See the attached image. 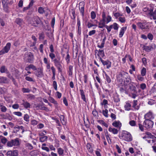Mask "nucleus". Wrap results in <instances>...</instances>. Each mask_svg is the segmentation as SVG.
<instances>
[{
  "label": "nucleus",
  "instance_id": "1",
  "mask_svg": "<svg viewBox=\"0 0 156 156\" xmlns=\"http://www.w3.org/2000/svg\"><path fill=\"white\" fill-rule=\"evenodd\" d=\"M33 54L30 52H26L24 55V59L27 62L32 63L34 60Z\"/></svg>",
  "mask_w": 156,
  "mask_h": 156
},
{
  "label": "nucleus",
  "instance_id": "2",
  "mask_svg": "<svg viewBox=\"0 0 156 156\" xmlns=\"http://www.w3.org/2000/svg\"><path fill=\"white\" fill-rule=\"evenodd\" d=\"M119 138L128 142L132 140V137L131 134L126 131H124L122 133V136H119Z\"/></svg>",
  "mask_w": 156,
  "mask_h": 156
},
{
  "label": "nucleus",
  "instance_id": "3",
  "mask_svg": "<svg viewBox=\"0 0 156 156\" xmlns=\"http://www.w3.org/2000/svg\"><path fill=\"white\" fill-rule=\"evenodd\" d=\"M20 143L19 139L16 138L14 140H12L10 141L7 142V145L8 147H11L12 146L15 147V148L19 146Z\"/></svg>",
  "mask_w": 156,
  "mask_h": 156
},
{
  "label": "nucleus",
  "instance_id": "4",
  "mask_svg": "<svg viewBox=\"0 0 156 156\" xmlns=\"http://www.w3.org/2000/svg\"><path fill=\"white\" fill-rule=\"evenodd\" d=\"M11 44L10 43H7L4 48L0 51V55L8 53L10 49Z\"/></svg>",
  "mask_w": 156,
  "mask_h": 156
},
{
  "label": "nucleus",
  "instance_id": "5",
  "mask_svg": "<svg viewBox=\"0 0 156 156\" xmlns=\"http://www.w3.org/2000/svg\"><path fill=\"white\" fill-rule=\"evenodd\" d=\"M154 124L153 122L149 119H146L144 122L143 126L147 129H151Z\"/></svg>",
  "mask_w": 156,
  "mask_h": 156
},
{
  "label": "nucleus",
  "instance_id": "6",
  "mask_svg": "<svg viewBox=\"0 0 156 156\" xmlns=\"http://www.w3.org/2000/svg\"><path fill=\"white\" fill-rule=\"evenodd\" d=\"M102 20L107 24L112 20V17L108 15L107 17L106 16L105 13L104 12L102 13Z\"/></svg>",
  "mask_w": 156,
  "mask_h": 156
},
{
  "label": "nucleus",
  "instance_id": "7",
  "mask_svg": "<svg viewBox=\"0 0 156 156\" xmlns=\"http://www.w3.org/2000/svg\"><path fill=\"white\" fill-rule=\"evenodd\" d=\"M60 58L58 59H54L53 61L54 63L55 66L57 68L58 71L61 72L62 71V66L59 62Z\"/></svg>",
  "mask_w": 156,
  "mask_h": 156
},
{
  "label": "nucleus",
  "instance_id": "8",
  "mask_svg": "<svg viewBox=\"0 0 156 156\" xmlns=\"http://www.w3.org/2000/svg\"><path fill=\"white\" fill-rule=\"evenodd\" d=\"M142 137L144 139H145L146 141L147 140V139H154L156 138V137L153 135L151 133L149 132H146L144 134H142Z\"/></svg>",
  "mask_w": 156,
  "mask_h": 156
},
{
  "label": "nucleus",
  "instance_id": "9",
  "mask_svg": "<svg viewBox=\"0 0 156 156\" xmlns=\"http://www.w3.org/2000/svg\"><path fill=\"white\" fill-rule=\"evenodd\" d=\"M34 74L37 77H42L43 76V69L41 68H37L34 72Z\"/></svg>",
  "mask_w": 156,
  "mask_h": 156
},
{
  "label": "nucleus",
  "instance_id": "10",
  "mask_svg": "<svg viewBox=\"0 0 156 156\" xmlns=\"http://www.w3.org/2000/svg\"><path fill=\"white\" fill-rule=\"evenodd\" d=\"M100 60L101 61L104 66L106 65V68L108 69H109L111 66V62L108 60L105 61L103 60L101 57L99 58Z\"/></svg>",
  "mask_w": 156,
  "mask_h": 156
},
{
  "label": "nucleus",
  "instance_id": "11",
  "mask_svg": "<svg viewBox=\"0 0 156 156\" xmlns=\"http://www.w3.org/2000/svg\"><path fill=\"white\" fill-rule=\"evenodd\" d=\"M33 23H31L32 25L35 27L37 26V25L39 24L41 22V20L37 16H34L32 19Z\"/></svg>",
  "mask_w": 156,
  "mask_h": 156
},
{
  "label": "nucleus",
  "instance_id": "12",
  "mask_svg": "<svg viewBox=\"0 0 156 156\" xmlns=\"http://www.w3.org/2000/svg\"><path fill=\"white\" fill-rule=\"evenodd\" d=\"M18 151L17 150L8 151L6 154L7 156H18Z\"/></svg>",
  "mask_w": 156,
  "mask_h": 156
},
{
  "label": "nucleus",
  "instance_id": "13",
  "mask_svg": "<svg viewBox=\"0 0 156 156\" xmlns=\"http://www.w3.org/2000/svg\"><path fill=\"white\" fill-rule=\"evenodd\" d=\"M137 24L138 27L142 30L149 29L148 25H146L145 23L138 22Z\"/></svg>",
  "mask_w": 156,
  "mask_h": 156
},
{
  "label": "nucleus",
  "instance_id": "14",
  "mask_svg": "<svg viewBox=\"0 0 156 156\" xmlns=\"http://www.w3.org/2000/svg\"><path fill=\"white\" fill-rule=\"evenodd\" d=\"M154 114L150 111L145 115L144 118L146 119H152L154 118Z\"/></svg>",
  "mask_w": 156,
  "mask_h": 156
},
{
  "label": "nucleus",
  "instance_id": "15",
  "mask_svg": "<svg viewBox=\"0 0 156 156\" xmlns=\"http://www.w3.org/2000/svg\"><path fill=\"white\" fill-rule=\"evenodd\" d=\"M84 5L85 3L83 2H81L79 3V8L80 11L81 13L82 14L83 16L84 15Z\"/></svg>",
  "mask_w": 156,
  "mask_h": 156
},
{
  "label": "nucleus",
  "instance_id": "16",
  "mask_svg": "<svg viewBox=\"0 0 156 156\" xmlns=\"http://www.w3.org/2000/svg\"><path fill=\"white\" fill-rule=\"evenodd\" d=\"M129 74L128 73L125 72H122L119 74V77L120 79L123 80H125L126 78H128Z\"/></svg>",
  "mask_w": 156,
  "mask_h": 156
},
{
  "label": "nucleus",
  "instance_id": "17",
  "mask_svg": "<svg viewBox=\"0 0 156 156\" xmlns=\"http://www.w3.org/2000/svg\"><path fill=\"white\" fill-rule=\"evenodd\" d=\"M14 129L16 130V132L20 131V129H22L21 133H23L25 131L24 128L22 126H16L14 127Z\"/></svg>",
  "mask_w": 156,
  "mask_h": 156
},
{
  "label": "nucleus",
  "instance_id": "18",
  "mask_svg": "<svg viewBox=\"0 0 156 156\" xmlns=\"http://www.w3.org/2000/svg\"><path fill=\"white\" fill-rule=\"evenodd\" d=\"M150 13V18L151 20L153 19L154 20H156V9H155L154 12L152 11Z\"/></svg>",
  "mask_w": 156,
  "mask_h": 156
},
{
  "label": "nucleus",
  "instance_id": "19",
  "mask_svg": "<svg viewBox=\"0 0 156 156\" xmlns=\"http://www.w3.org/2000/svg\"><path fill=\"white\" fill-rule=\"evenodd\" d=\"M154 47H153L151 46H144V50H145V51L149 52L151 50L154 49L155 48V45L154 44Z\"/></svg>",
  "mask_w": 156,
  "mask_h": 156
},
{
  "label": "nucleus",
  "instance_id": "20",
  "mask_svg": "<svg viewBox=\"0 0 156 156\" xmlns=\"http://www.w3.org/2000/svg\"><path fill=\"white\" fill-rule=\"evenodd\" d=\"M131 105L129 101L126 102L124 106L125 110L128 111H129L131 109Z\"/></svg>",
  "mask_w": 156,
  "mask_h": 156
},
{
  "label": "nucleus",
  "instance_id": "21",
  "mask_svg": "<svg viewBox=\"0 0 156 156\" xmlns=\"http://www.w3.org/2000/svg\"><path fill=\"white\" fill-rule=\"evenodd\" d=\"M143 11L146 13V14H149L152 11H153V9L152 8L149 9L148 7H146L143 9Z\"/></svg>",
  "mask_w": 156,
  "mask_h": 156
},
{
  "label": "nucleus",
  "instance_id": "22",
  "mask_svg": "<svg viewBox=\"0 0 156 156\" xmlns=\"http://www.w3.org/2000/svg\"><path fill=\"white\" fill-rule=\"evenodd\" d=\"M127 27H123L121 28L119 34V37H122Z\"/></svg>",
  "mask_w": 156,
  "mask_h": 156
},
{
  "label": "nucleus",
  "instance_id": "23",
  "mask_svg": "<svg viewBox=\"0 0 156 156\" xmlns=\"http://www.w3.org/2000/svg\"><path fill=\"white\" fill-rule=\"evenodd\" d=\"M94 21L95 22L96 24H93L90 23V22H88L87 23V27L89 28H90L93 27H96L97 26V23H98V21L95 20H94Z\"/></svg>",
  "mask_w": 156,
  "mask_h": 156
},
{
  "label": "nucleus",
  "instance_id": "24",
  "mask_svg": "<svg viewBox=\"0 0 156 156\" xmlns=\"http://www.w3.org/2000/svg\"><path fill=\"white\" fill-rule=\"evenodd\" d=\"M108 131L114 134H116L118 133V130L117 129L115 128H112L111 127H109L108 128Z\"/></svg>",
  "mask_w": 156,
  "mask_h": 156
},
{
  "label": "nucleus",
  "instance_id": "25",
  "mask_svg": "<svg viewBox=\"0 0 156 156\" xmlns=\"http://www.w3.org/2000/svg\"><path fill=\"white\" fill-rule=\"evenodd\" d=\"M9 82V81L6 77H2L0 78V83H8Z\"/></svg>",
  "mask_w": 156,
  "mask_h": 156
},
{
  "label": "nucleus",
  "instance_id": "26",
  "mask_svg": "<svg viewBox=\"0 0 156 156\" xmlns=\"http://www.w3.org/2000/svg\"><path fill=\"white\" fill-rule=\"evenodd\" d=\"M112 125L117 128H120L121 126V123L119 121H115L112 123Z\"/></svg>",
  "mask_w": 156,
  "mask_h": 156
},
{
  "label": "nucleus",
  "instance_id": "27",
  "mask_svg": "<svg viewBox=\"0 0 156 156\" xmlns=\"http://www.w3.org/2000/svg\"><path fill=\"white\" fill-rule=\"evenodd\" d=\"M0 139L1 140L2 143L4 144H6L8 141L7 139L4 136H0Z\"/></svg>",
  "mask_w": 156,
  "mask_h": 156
},
{
  "label": "nucleus",
  "instance_id": "28",
  "mask_svg": "<svg viewBox=\"0 0 156 156\" xmlns=\"http://www.w3.org/2000/svg\"><path fill=\"white\" fill-rule=\"evenodd\" d=\"M80 91L81 98L83 99V101L86 102V98L83 90H80Z\"/></svg>",
  "mask_w": 156,
  "mask_h": 156
},
{
  "label": "nucleus",
  "instance_id": "29",
  "mask_svg": "<svg viewBox=\"0 0 156 156\" xmlns=\"http://www.w3.org/2000/svg\"><path fill=\"white\" fill-rule=\"evenodd\" d=\"M124 84L126 85H128L131 83V80L129 76V75L128 77L127 78H126L125 80H124Z\"/></svg>",
  "mask_w": 156,
  "mask_h": 156
},
{
  "label": "nucleus",
  "instance_id": "30",
  "mask_svg": "<svg viewBox=\"0 0 156 156\" xmlns=\"http://www.w3.org/2000/svg\"><path fill=\"white\" fill-rule=\"evenodd\" d=\"M23 102L21 104V105H23L25 108H27L30 107V105L29 102L27 101H25L24 100Z\"/></svg>",
  "mask_w": 156,
  "mask_h": 156
},
{
  "label": "nucleus",
  "instance_id": "31",
  "mask_svg": "<svg viewBox=\"0 0 156 156\" xmlns=\"http://www.w3.org/2000/svg\"><path fill=\"white\" fill-rule=\"evenodd\" d=\"M137 100H134L132 106L136 110H138L140 108L139 106L137 105Z\"/></svg>",
  "mask_w": 156,
  "mask_h": 156
},
{
  "label": "nucleus",
  "instance_id": "32",
  "mask_svg": "<svg viewBox=\"0 0 156 156\" xmlns=\"http://www.w3.org/2000/svg\"><path fill=\"white\" fill-rule=\"evenodd\" d=\"M60 118L62 124L63 125H65L66 123V122L64 116L63 115H61L60 116Z\"/></svg>",
  "mask_w": 156,
  "mask_h": 156
},
{
  "label": "nucleus",
  "instance_id": "33",
  "mask_svg": "<svg viewBox=\"0 0 156 156\" xmlns=\"http://www.w3.org/2000/svg\"><path fill=\"white\" fill-rule=\"evenodd\" d=\"M30 154L31 156H37L39 154V152L37 151L34 150L30 152Z\"/></svg>",
  "mask_w": 156,
  "mask_h": 156
},
{
  "label": "nucleus",
  "instance_id": "34",
  "mask_svg": "<svg viewBox=\"0 0 156 156\" xmlns=\"http://www.w3.org/2000/svg\"><path fill=\"white\" fill-rule=\"evenodd\" d=\"M51 69L53 73V76L52 77V79L53 80H54L55 79V68L53 66H52L51 67Z\"/></svg>",
  "mask_w": 156,
  "mask_h": 156
},
{
  "label": "nucleus",
  "instance_id": "35",
  "mask_svg": "<svg viewBox=\"0 0 156 156\" xmlns=\"http://www.w3.org/2000/svg\"><path fill=\"white\" fill-rule=\"evenodd\" d=\"M37 107L38 108V109L43 110H46L47 108L46 107L44 106V104H42L41 105H38Z\"/></svg>",
  "mask_w": 156,
  "mask_h": 156
},
{
  "label": "nucleus",
  "instance_id": "36",
  "mask_svg": "<svg viewBox=\"0 0 156 156\" xmlns=\"http://www.w3.org/2000/svg\"><path fill=\"white\" fill-rule=\"evenodd\" d=\"M7 71V69L5 66H3L1 67L0 69V72L1 73H6Z\"/></svg>",
  "mask_w": 156,
  "mask_h": 156
},
{
  "label": "nucleus",
  "instance_id": "37",
  "mask_svg": "<svg viewBox=\"0 0 156 156\" xmlns=\"http://www.w3.org/2000/svg\"><path fill=\"white\" fill-rule=\"evenodd\" d=\"M105 23L102 20L99 23L98 27L100 28H102L105 26Z\"/></svg>",
  "mask_w": 156,
  "mask_h": 156
},
{
  "label": "nucleus",
  "instance_id": "38",
  "mask_svg": "<svg viewBox=\"0 0 156 156\" xmlns=\"http://www.w3.org/2000/svg\"><path fill=\"white\" fill-rule=\"evenodd\" d=\"M57 152L59 155H62L64 153V150L62 148L59 147L57 149Z\"/></svg>",
  "mask_w": 156,
  "mask_h": 156
},
{
  "label": "nucleus",
  "instance_id": "39",
  "mask_svg": "<svg viewBox=\"0 0 156 156\" xmlns=\"http://www.w3.org/2000/svg\"><path fill=\"white\" fill-rule=\"evenodd\" d=\"M48 100L51 103L54 104L55 105H57V102L55 100L54 98L51 97H49Z\"/></svg>",
  "mask_w": 156,
  "mask_h": 156
},
{
  "label": "nucleus",
  "instance_id": "40",
  "mask_svg": "<svg viewBox=\"0 0 156 156\" xmlns=\"http://www.w3.org/2000/svg\"><path fill=\"white\" fill-rule=\"evenodd\" d=\"M47 139L48 137L47 136H44L41 137L40 138L39 140L40 142H43L47 140Z\"/></svg>",
  "mask_w": 156,
  "mask_h": 156
},
{
  "label": "nucleus",
  "instance_id": "41",
  "mask_svg": "<svg viewBox=\"0 0 156 156\" xmlns=\"http://www.w3.org/2000/svg\"><path fill=\"white\" fill-rule=\"evenodd\" d=\"M146 69L144 67H143L141 71V75L142 76H144L146 75Z\"/></svg>",
  "mask_w": 156,
  "mask_h": 156
},
{
  "label": "nucleus",
  "instance_id": "42",
  "mask_svg": "<svg viewBox=\"0 0 156 156\" xmlns=\"http://www.w3.org/2000/svg\"><path fill=\"white\" fill-rule=\"evenodd\" d=\"M38 11V12L41 14H43L45 12L44 8L41 7H39Z\"/></svg>",
  "mask_w": 156,
  "mask_h": 156
},
{
  "label": "nucleus",
  "instance_id": "43",
  "mask_svg": "<svg viewBox=\"0 0 156 156\" xmlns=\"http://www.w3.org/2000/svg\"><path fill=\"white\" fill-rule=\"evenodd\" d=\"M0 107H1V109L2 112H5L6 111L7 109L5 106L2 105L0 104Z\"/></svg>",
  "mask_w": 156,
  "mask_h": 156
},
{
  "label": "nucleus",
  "instance_id": "44",
  "mask_svg": "<svg viewBox=\"0 0 156 156\" xmlns=\"http://www.w3.org/2000/svg\"><path fill=\"white\" fill-rule=\"evenodd\" d=\"M73 66L71 65H69V67L68 72L69 73V75H72V72L73 70Z\"/></svg>",
  "mask_w": 156,
  "mask_h": 156
},
{
  "label": "nucleus",
  "instance_id": "45",
  "mask_svg": "<svg viewBox=\"0 0 156 156\" xmlns=\"http://www.w3.org/2000/svg\"><path fill=\"white\" fill-rule=\"evenodd\" d=\"M49 56L52 61H53L55 57V55L53 52H51L49 54Z\"/></svg>",
  "mask_w": 156,
  "mask_h": 156
},
{
  "label": "nucleus",
  "instance_id": "46",
  "mask_svg": "<svg viewBox=\"0 0 156 156\" xmlns=\"http://www.w3.org/2000/svg\"><path fill=\"white\" fill-rule=\"evenodd\" d=\"M90 17L93 20L96 17V15L94 11H92L90 13Z\"/></svg>",
  "mask_w": 156,
  "mask_h": 156
},
{
  "label": "nucleus",
  "instance_id": "47",
  "mask_svg": "<svg viewBox=\"0 0 156 156\" xmlns=\"http://www.w3.org/2000/svg\"><path fill=\"white\" fill-rule=\"evenodd\" d=\"M26 147L28 149L30 150H32L33 149V147L32 145L29 143H27L25 144Z\"/></svg>",
  "mask_w": 156,
  "mask_h": 156
},
{
  "label": "nucleus",
  "instance_id": "48",
  "mask_svg": "<svg viewBox=\"0 0 156 156\" xmlns=\"http://www.w3.org/2000/svg\"><path fill=\"white\" fill-rule=\"evenodd\" d=\"M133 82L129 84H128L129 87V89L131 90H135V87L133 85Z\"/></svg>",
  "mask_w": 156,
  "mask_h": 156
},
{
  "label": "nucleus",
  "instance_id": "49",
  "mask_svg": "<svg viewBox=\"0 0 156 156\" xmlns=\"http://www.w3.org/2000/svg\"><path fill=\"white\" fill-rule=\"evenodd\" d=\"M67 55L65 58V59L67 64H68L70 62V56L68 52H67Z\"/></svg>",
  "mask_w": 156,
  "mask_h": 156
},
{
  "label": "nucleus",
  "instance_id": "50",
  "mask_svg": "<svg viewBox=\"0 0 156 156\" xmlns=\"http://www.w3.org/2000/svg\"><path fill=\"white\" fill-rule=\"evenodd\" d=\"M108 110L107 109H105V110H103L102 111L103 114L106 117H108Z\"/></svg>",
  "mask_w": 156,
  "mask_h": 156
},
{
  "label": "nucleus",
  "instance_id": "51",
  "mask_svg": "<svg viewBox=\"0 0 156 156\" xmlns=\"http://www.w3.org/2000/svg\"><path fill=\"white\" fill-rule=\"evenodd\" d=\"M113 15L116 19H117L118 17H120V16H122V14L118 12L113 13Z\"/></svg>",
  "mask_w": 156,
  "mask_h": 156
},
{
  "label": "nucleus",
  "instance_id": "52",
  "mask_svg": "<svg viewBox=\"0 0 156 156\" xmlns=\"http://www.w3.org/2000/svg\"><path fill=\"white\" fill-rule=\"evenodd\" d=\"M110 135H107L105 136L107 140L108 141V144H111V140L110 137Z\"/></svg>",
  "mask_w": 156,
  "mask_h": 156
},
{
  "label": "nucleus",
  "instance_id": "53",
  "mask_svg": "<svg viewBox=\"0 0 156 156\" xmlns=\"http://www.w3.org/2000/svg\"><path fill=\"white\" fill-rule=\"evenodd\" d=\"M13 114L16 115L18 116L19 117H21L22 116V113L20 112H13Z\"/></svg>",
  "mask_w": 156,
  "mask_h": 156
},
{
  "label": "nucleus",
  "instance_id": "54",
  "mask_svg": "<svg viewBox=\"0 0 156 156\" xmlns=\"http://www.w3.org/2000/svg\"><path fill=\"white\" fill-rule=\"evenodd\" d=\"M105 76L107 83H110L111 82V79L110 77L106 74H105Z\"/></svg>",
  "mask_w": 156,
  "mask_h": 156
},
{
  "label": "nucleus",
  "instance_id": "55",
  "mask_svg": "<svg viewBox=\"0 0 156 156\" xmlns=\"http://www.w3.org/2000/svg\"><path fill=\"white\" fill-rule=\"evenodd\" d=\"M29 115L26 114H25L24 116V119L26 122H28L29 121Z\"/></svg>",
  "mask_w": 156,
  "mask_h": 156
},
{
  "label": "nucleus",
  "instance_id": "56",
  "mask_svg": "<svg viewBox=\"0 0 156 156\" xmlns=\"http://www.w3.org/2000/svg\"><path fill=\"white\" fill-rule=\"evenodd\" d=\"M119 21L122 23H124L126 21L125 18L124 17H119Z\"/></svg>",
  "mask_w": 156,
  "mask_h": 156
},
{
  "label": "nucleus",
  "instance_id": "57",
  "mask_svg": "<svg viewBox=\"0 0 156 156\" xmlns=\"http://www.w3.org/2000/svg\"><path fill=\"white\" fill-rule=\"evenodd\" d=\"M113 28L115 30H118L119 28L118 24L115 23H113Z\"/></svg>",
  "mask_w": 156,
  "mask_h": 156
},
{
  "label": "nucleus",
  "instance_id": "58",
  "mask_svg": "<svg viewBox=\"0 0 156 156\" xmlns=\"http://www.w3.org/2000/svg\"><path fill=\"white\" fill-rule=\"evenodd\" d=\"M22 20L19 18H17L15 20L16 22L18 24L20 25L22 22Z\"/></svg>",
  "mask_w": 156,
  "mask_h": 156
},
{
  "label": "nucleus",
  "instance_id": "59",
  "mask_svg": "<svg viewBox=\"0 0 156 156\" xmlns=\"http://www.w3.org/2000/svg\"><path fill=\"white\" fill-rule=\"evenodd\" d=\"M137 79L140 81H142L144 80V78L141 75H138L137 76Z\"/></svg>",
  "mask_w": 156,
  "mask_h": 156
},
{
  "label": "nucleus",
  "instance_id": "60",
  "mask_svg": "<svg viewBox=\"0 0 156 156\" xmlns=\"http://www.w3.org/2000/svg\"><path fill=\"white\" fill-rule=\"evenodd\" d=\"M87 147L89 151L91 152L92 151V147L90 144H87Z\"/></svg>",
  "mask_w": 156,
  "mask_h": 156
},
{
  "label": "nucleus",
  "instance_id": "61",
  "mask_svg": "<svg viewBox=\"0 0 156 156\" xmlns=\"http://www.w3.org/2000/svg\"><path fill=\"white\" fill-rule=\"evenodd\" d=\"M25 79L26 80L30 82H33L34 81L33 79L29 76H27L25 77Z\"/></svg>",
  "mask_w": 156,
  "mask_h": 156
},
{
  "label": "nucleus",
  "instance_id": "62",
  "mask_svg": "<svg viewBox=\"0 0 156 156\" xmlns=\"http://www.w3.org/2000/svg\"><path fill=\"white\" fill-rule=\"evenodd\" d=\"M22 90L23 93H29L30 91V90L29 88H22Z\"/></svg>",
  "mask_w": 156,
  "mask_h": 156
},
{
  "label": "nucleus",
  "instance_id": "63",
  "mask_svg": "<svg viewBox=\"0 0 156 156\" xmlns=\"http://www.w3.org/2000/svg\"><path fill=\"white\" fill-rule=\"evenodd\" d=\"M53 87L55 89L57 90V83L56 81H54L53 82Z\"/></svg>",
  "mask_w": 156,
  "mask_h": 156
},
{
  "label": "nucleus",
  "instance_id": "64",
  "mask_svg": "<svg viewBox=\"0 0 156 156\" xmlns=\"http://www.w3.org/2000/svg\"><path fill=\"white\" fill-rule=\"evenodd\" d=\"M155 103L154 100L153 99H150L149 100L148 103L150 105H152Z\"/></svg>",
  "mask_w": 156,
  "mask_h": 156
}]
</instances>
